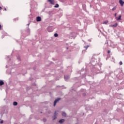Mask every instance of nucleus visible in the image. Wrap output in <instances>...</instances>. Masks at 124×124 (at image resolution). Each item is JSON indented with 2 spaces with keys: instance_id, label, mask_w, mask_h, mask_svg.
I'll return each instance as SVG.
<instances>
[{
  "instance_id": "nucleus-12",
  "label": "nucleus",
  "mask_w": 124,
  "mask_h": 124,
  "mask_svg": "<svg viewBox=\"0 0 124 124\" xmlns=\"http://www.w3.org/2000/svg\"><path fill=\"white\" fill-rule=\"evenodd\" d=\"M62 116L63 117H66V113H65V112H62Z\"/></svg>"
},
{
  "instance_id": "nucleus-14",
  "label": "nucleus",
  "mask_w": 124,
  "mask_h": 124,
  "mask_svg": "<svg viewBox=\"0 0 124 124\" xmlns=\"http://www.w3.org/2000/svg\"><path fill=\"white\" fill-rule=\"evenodd\" d=\"M116 9H117V6H115V7H113L112 9V11H115V10H116Z\"/></svg>"
},
{
  "instance_id": "nucleus-18",
  "label": "nucleus",
  "mask_w": 124,
  "mask_h": 124,
  "mask_svg": "<svg viewBox=\"0 0 124 124\" xmlns=\"http://www.w3.org/2000/svg\"><path fill=\"white\" fill-rule=\"evenodd\" d=\"M120 65H122L123 64V62L122 61H121L120 62H119Z\"/></svg>"
},
{
  "instance_id": "nucleus-24",
  "label": "nucleus",
  "mask_w": 124,
  "mask_h": 124,
  "mask_svg": "<svg viewBox=\"0 0 124 124\" xmlns=\"http://www.w3.org/2000/svg\"><path fill=\"white\" fill-rule=\"evenodd\" d=\"M1 30V25L0 24V30Z\"/></svg>"
},
{
  "instance_id": "nucleus-10",
  "label": "nucleus",
  "mask_w": 124,
  "mask_h": 124,
  "mask_svg": "<svg viewBox=\"0 0 124 124\" xmlns=\"http://www.w3.org/2000/svg\"><path fill=\"white\" fill-rule=\"evenodd\" d=\"M64 119H61L59 121V123H60V124H62V123H64Z\"/></svg>"
},
{
  "instance_id": "nucleus-26",
  "label": "nucleus",
  "mask_w": 124,
  "mask_h": 124,
  "mask_svg": "<svg viewBox=\"0 0 124 124\" xmlns=\"http://www.w3.org/2000/svg\"><path fill=\"white\" fill-rule=\"evenodd\" d=\"M5 10H6V8H5Z\"/></svg>"
},
{
  "instance_id": "nucleus-22",
  "label": "nucleus",
  "mask_w": 124,
  "mask_h": 124,
  "mask_svg": "<svg viewBox=\"0 0 124 124\" xmlns=\"http://www.w3.org/2000/svg\"><path fill=\"white\" fill-rule=\"evenodd\" d=\"M43 121L44 122H46V119H43Z\"/></svg>"
},
{
  "instance_id": "nucleus-11",
  "label": "nucleus",
  "mask_w": 124,
  "mask_h": 124,
  "mask_svg": "<svg viewBox=\"0 0 124 124\" xmlns=\"http://www.w3.org/2000/svg\"><path fill=\"white\" fill-rule=\"evenodd\" d=\"M4 84V82L3 81H0V86H2Z\"/></svg>"
},
{
  "instance_id": "nucleus-21",
  "label": "nucleus",
  "mask_w": 124,
  "mask_h": 124,
  "mask_svg": "<svg viewBox=\"0 0 124 124\" xmlns=\"http://www.w3.org/2000/svg\"><path fill=\"white\" fill-rule=\"evenodd\" d=\"M47 31H49V32H51V31H52L49 30V28L47 29Z\"/></svg>"
},
{
  "instance_id": "nucleus-23",
  "label": "nucleus",
  "mask_w": 124,
  "mask_h": 124,
  "mask_svg": "<svg viewBox=\"0 0 124 124\" xmlns=\"http://www.w3.org/2000/svg\"><path fill=\"white\" fill-rule=\"evenodd\" d=\"M116 16H117V13H115V14H114V16L116 17Z\"/></svg>"
},
{
  "instance_id": "nucleus-25",
  "label": "nucleus",
  "mask_w": 124,
  "mask_h": 124,
  "mask_svg": "<svg viewBox=\"0 0 124 124\" xmlns=\"http://www.w3.org/2000/svg\"><path fill=\"white\" fill-rule=\"evenodd\" d=\"M2 9V8L1 7H0V10H1Z\"/></svg>"
},
{
  "instance_id": "nucleus-15",
  "label": "nucleus",
  "mask_w": 124,
  "mask_h": 124,
  "mask_svg": "<svg viewBox=\"0 0 124 124\" xmlns=\"http://www.w3.org/2000/svg\"><path fill=\"white\" fill-rule=\"evenodd\" d=\"M64 79H65V80H67V79H69V77H67V76H64Z\"/></svg>"
},
{
  "instance_id": "nucleus-9",
  "label": "nucleus",
  "mask_w": 124,
  "mask_h": 124,
  "mask_svg": "<svg viewBox=\"0 0 124 124\" xmlns=\"http://www.w3.org/2000/svg\"><path fill=\"white\" fill-rule=\"evenodd\" d=\"M13 105L14 106H17V105H18V103H17V102H14Z\"/></svg>"
},
{
  "instance_id": "nucleus-4",
  "label": "nucleus",
  "mask_w": 124,
  "mask_h": 124,
  "mask_svg": "<svg viewBox=\"0 0 124 124\" xmlns=\"http://www.w3.org/2000/svg\"><path fill=\"white\" fill-rule=\"evenodd\" d=\"M48 1L50 2L51 4H55V0H48Z\"/></svg>"
},
{
  "instance_id": "nucleus-17",
  "label": "nucleus",
  "mask_w": 124,
  "mask_h": 124,
  "mask_svg": "<svg viewBox=\"0 0 124 124\" xmlns=\"http://www.w3.org/2000/svg\"><path fill=\"white\" fill-rule=\"evenodd\" d=\"M88 47H90V46H84V48L86 49V50H87V49H88Z\"/></svg>"
},
{
  "instance_id": "nucleus-2",
  "label": "nucleus",
  "mask_w": 124,
  "mask_h": 124,
  "mask_svg": "<svg viewBox=\"0 0 124 124\" xmlns=\"http://www.w3.org/2000/svg\"><path fill=\"white\" fill-rule=\"evenodd\" d=\"M59 100H61V99L60 98H58L55 100L54 102V106H56V104H57V103L58 102V101H59Z\"/></svg>"
},
{
  "instance_id": "nucleus-20",
  "label": "nucleus",
  "mask_w": 124,
  "mask_h": 124,
  "mask_svg": "<svg viewBox=\"0 0 124 124\" xmlns=\"http://www.w3.org/2000/svg\"><path fill=\"white\" fill-rule=\"evenodd\" d=\"M108 54H110V53H111V51L108 50Z\"/></svg>"
},
{
  "instance_id": "nucleus-19",
  "label": "nucleus",
  "mask_w": 124,
  "mask_h": 124,
  "mask_svg": "<svg viewBox=\"0 0 124 124\" xmlns=\"http://www.w3.org/2000/svg\"><path fill=\"white\" fill-rule=\"evenodd\" d=\"M0 124H3V120H1V121L0 122Z\"/></svg>"
},
{
  "instance_id": "nucleus-1",
  "label": "nucleus",
  "mask_w": 124,
  "mask_h": 124,
  "mask_svg": "<svg viewBox=\"0 0 124 124\" xmlns=\"http://www.w3.org/2000/svg\"><path fill=\"white\" fill-rule=\"evenodd\" d=\"M109 27L111 28H117L118 27V23H115L114 25H111Z\"/></svg>"
},
{
  "instance_id": "nucleus-7",
  "label": "nucleus",
  "mask_w": 124,
  "mask_h": 124,
  "mask_svg": "<svg viewBox=\"0 0 124 124\" xmlns=\"http://www.w3.org/2000/svg\"><path fill=\"white\" fill-rule=\"evenodd\" d=\"M36 21L37 22H40V21H41V17L40 16H37L36 17Z\"/></svg>"
},
{
  "instance_id": "nucleus-5",
  "label": "nucleus",
  "mask_w": 124,
  "mask_h": 124,
  "mask_svg": "<svg viewBox=\"0 0 124 124\" xmlns=\"http://www.w3.org/2000/svg\"><path fill=\"white\" fill-rule=\"evenodd\" d=\"M119 3L121 5V6H124V1L123 0H119Z\"/></svg>"
},
{
  "instance_id": "nucleus-3",
  "label": "nucleus",
  "mask_w": 124,
  "mask_h": 124,
  "mask_svg": "<svg viewBox=\"0 0 124 124\" xmlns=\"http://www.w3.org/2000/svg\"><path fill=\"white\" fill-rule=\"evenodd\" d=\"M122 18V15H119V17H116L115 19L116 20H117V21H121V20H122L121 19Z\"/></svg>"
},
{
  "instance_id": "nucleus-16",
  "label": "nucleus",
  "mask_w": 124,
  "mask_h": 124,
  "mask_svg": "<svg viewBox=\"0 0 124 124\" xmlns=\"http://www.w3.org/2000/svg\"><path fill=\"white\" fill-rule=\"evenodd\" d=\"M54 36H55V37H58V36H59V34H58V33H56L54 34Z\"/></svg>"
},
{
  "instance_id": "nucleus-8",
  "label": "nucleus",
  "mask_w": 124,
  "mask_h": 124,
  "mask_svg": "<svg viewBox=\"0 0 124 124\" xmlns=\"http://www.w3.org/2000/svg\"><path fill=\"white\" fill-rule=\"evenodd\" d=\"M108 20H106V21H105L103 23V24L104 25H107V24H108Z\"/></svg>"
},
{
  "instance_id": "nucleus-13",
  "label": "nucleus",
  "mask_w": 124,
  "mask_h": 124,
  "mask_svg": "<svg viewBox=\"0 0 124 124\" xmlns=\"http://www.w3.org/2000/svg\"><path fill=\"white\" fill-rule=\"evenodd\" d=\"M60 6L59 5V4H56V5H55L54 6V7H55V8H57L58 7H59Z\"/></svg>"
},
{
  "instance_id": "nucleus-6",
  "label": "nucleus",
  "mask_w": 124,
  "mask_h": 124,
  "mask_svg": "<svg viewBox=\"0 0 124 124\" xmlns=\"http://www.w3.org/2000/svg\"><path fill=\"white\" fill-rule=\"evenodd\" d=\"M58 111H55L53 120H56V119H57V115H58Z\"/></svg>"
}]
</instances>
